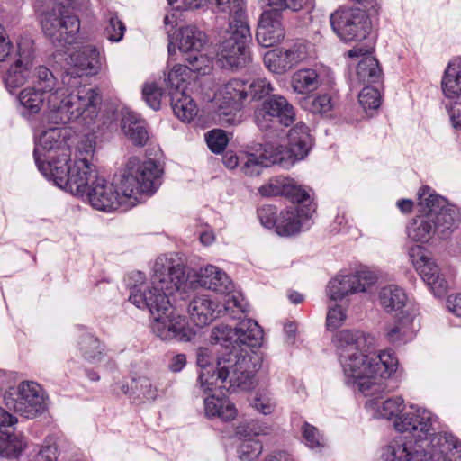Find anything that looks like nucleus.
Returning a JSON list of instances; mask_svg holds the SVG:
<instances>
[{
    "label": "nucleus",
    "instance_id": "20",
    "mask_svg": "<svg viewBox=\"0 0 461 461\" xmlns=\"http://www.w3.org/2000/svg\"><path fill=\"white\" fill-rule=\"evenodd\" d=\"M376 282V276L369 270L354 275L338 276L330 281L328 294L331 300H340L349 294L366 292Z\"/></svg>",
    "mask_w": 461,
    "mask_h": 461
},
{
    "label": "nucleus",
    "instance_id": "2",
    "mask_svg": "<svg viewBox=\"0 0 461 461\" xmlns=\"http://www.w3.org/2000/svg\"><path fill=\"white\" fill-rule=\"evenodd\" d=\"M213 348L201 347L196 351L197 365L201 372L197 379V387L203 393L217 388L240 387L249 390L254 384V370L251 358L238 356L229 351L217 357L216 367L212 366Z\"/></svg>",
    "mask_w": 461,
    "mask_h": 461
},
{
    "label": "nucleus",
    "instance_id": "29",
    "mask_svg": "<svg viewBox=\"0 0 461 461\" xmlns=\"http://www.w3.org/2000/svg\"><path fill=\"white\" fill-rule=\"evenodd\" d=\"M308 216L304 210L293 205L278 214L276 233L281 237H290L299 233Z\"/></svg>",
    "mask_w": 461,
    "mask_h": 461
},
{
    "label": "nucleus",
    "instance_id": "63",
    "mask_svg": "<svg viewBox=\"0 0 461 461\" xmlns=\"http://www.w3.org/2000/svg\"><path fill=\"white\" fill-rule=\"evenodd\" d=\"M95 134L84 135L77 145V158H86L90 159L95 149Z\"/></svg>",
    "mask_w": 461,
    "mask_h": 461
},
{
    "label": "nucleus",
    "instance_id": "58",
    "mask_svg": "<svg viewBox=\"0 0 461 461\" xmlns=\"http://www.w3.org/2000/svg\"><path fill=\"white\" fill-rule=\"evenodd\" d=\"M125 26L122 22L114 14H110L108 17V23L104 28V34L111 41L118 42L122 40Z\"/></svg>",
    "mask_w": 461,
    "mask_h": 461
},
{
    "label": "nucleus",
    "instance_id": "17",
    "mask_svg": "<svg viewBox=\"0 0 461 461\" xmlns=\"http://www.w3.org/2000/svg\"><path fill=\"white\" fill-rule=\"evenodd\" d=\"M85 196L92 207L99 211L112 212L120 208L127 211L133 207L128 204L123 192L120 194L113 184L100 176L87 188Z\"/></svg>",
    "mask_w": 461,
    "mask_h": 461
},
{
    "label": "nucleus",
    "instance_id": "4",
    "mask_svg": "<svg viewBox=\"0 0 461 461\" xmlns=\"http://www.w3.org/2000/svg\"><path fill=\"white\" fill-rule=\"evenodd\" d=\"M457 447L452 437L440 435L423 447L420 444L407 442L400 438L390 442L383 448L382 461H451Z\"/></svg>",
    "mask_w": 461,
    "mask_h": 461
},
{
    "label": "nucleus",
    "instance_id": "48",
    "mask_svg": "<svg viewBox=\"0 0 461 461\" xmlns=\"http://www.w3.org/2000/svg\"><path fill=\"white\" fill-rule=\"evenodd\" d=\"M236 336V328L232 329L228 325L221 324L212 330L211 340L213 344H220L226 349H229L237 346L235 342Z\"/></svg>",
    "mask_w": 461,
    "mask_h": 461
},
{
    "label": "nucleus",
    "instance_id": "1",
    "mask_svg": "<svg viewBox=\"0 0 461 461\" xmlns=\"http://www.w3.org/2000/svg\"><path fill=\"white\" fill-rule=\"evenodd\" d=\"M185 281L183 267L167 257L159 256L154 263L150 282H140L131 287L129 300L138 308L149 309L154 316L152 331L162 340L187 342L195 335L185 318L173 310L169 299Z\"/></svg>",
    "mask_w": 461,
    "mask_h": 461
},
{
    "label": "nucleus",
    "instance_id": "62",
    "mask_svg": "<svg viewBox=\"0 0 461 461\" xmlns=\"http://www.w3.org/2000/svg\"><path fill=\"white\" fill-rule=\"evenodd\" d=\"M249 94L253 99H261L273 91V86L266 78L254 79L249 86Z\"/></svg>",
    "mask_w": 461,
    "mask_h": 461
},
{
    "label": "nucleus",
    "instance_id": "30",
    "mask_svg": "<svg viewBox=\"0 0 461 461\" xmlns=\"http://www.w3.org/2000/svg\"><path fill=\"white\" fill-rule=\"evenodd\" d=\"M32 87L48 96V108L54 107L58 95L63 90L53 73L45 66H38L33 71Z\"/></svg>",
    "mask_w": 461,
    "mask_h": 461
},
{
    "label": "nucleus",
    "instance_id": "23",
    "mask_svg": "<svg viewBox=\"0 0 461 461\" xmlns=\"http://www.w3.org/2000/svg\"><path fill=\"white\" fill-rule=\"evenodd\" d=\"M18 59L8 68L5 77L6 88L13 90L23 86L31 76L32 66L33 50L31 41H24L18 44Z\"/></svg>",
    "mask_w": 461,
    "mask_h": 461
},
{
    "label": "nucleus",
    "instance_id": "10",
    "mask_svg": "<svg viewBox=\"0 0 461 461\" xmlns=\"http://www.w3.org/2000/svg\"><path fill=\"white\" fill-rule=\"evenodd\" d=\"M245 312L246 303L242 296L234 294H228L222 305L206 294L195 295L188 305L190 318L199 327L210 324L218 315L228 314L232 318H239L235 313Z\"/></svg>",
    "mask_w": 461,
    "mask_h": 461
},
{
    "label": "nucleus",
    "instance_id": "19",
    "mask_svg": "<svg viewBox=\"0 0 461 461\" xmlns=\"http://www.w3.org/2000/svg\"><path fill=\"white\" fill-rule=\"evenodd\" d=\"M248 96V90L246 84L239 79H232L221 86L214 95V100L222 111L223 117L221 118V123L225 125H232L239 123L240 119L230 113L224 112V110H240L242 102Z\"/></svg>",
    "mask_w": 461,
    "mask_h": 461
},
{
    "label": "nucleus",
    "instance_id": "60",
    "mask_svg": "<svg viewBox=\"0 0 461 461\" xmlns=\"http://www.w3.org/2000/svg\"><path fill=\"white\" fill-rule=\"evenodd\" d=\"M206 142L209 149L214 153L222 152L228 142L229 138L222 130H212L206 136Z\"/></svg>",
    "mask_w": 461,
    "mask_h": 461
},
{
    "label": "nucleus",
    "instance_id": "14",
    "mask_svg": "<svg viewBox=\"0 0 461 461\" xmlns=\"http://www.w3.org/2000/svg\"><path fill=\"white\" fill-rule=\"evenodd\" d=\"M68 136L69 131L59 127L50 128L40 135L34 149V158L39 170L44 176L49 174L50 168L46 164L52 158H62L65 152H69Z\"/></svg>",
    "mask_w": 461,
    "mask_h": 461
},
{
    "label": "nucleus",
    "instance_id": "43",
    "mask_svg": "<svg viewBox=\"0 0 461 461\" xmlns=\"http://www.w3.org/2000/svg\"><path fill=\"white\" fill-rule=\"evenodd\" d=\"M407 232L409 238L415 241H429L435 233L433 218L428 216L427 213L424 216L418 217L410 224Z\"/></svg>",
    "mask_w": 461,
    "mask_h": 461
},
{
    "label": "nucleus",
    "instance_id": "9",
    "mask_svg": "<svg viewBox=\"0 0 461 461\" xmlns=\"http://www.w3.org/2000/svg\"><path fill=\"white\" fill-rule=\"evenodd\" d=\"M5 406L27 419H34L47 410V396L35 382L24 381L7 390L4 395Z\"/></svg>",
    "mask_w": 461,
    "mask_h": 461
},
{
    "label": "nucleus",
    "instance_id": "51",
    "mask_svg": "<svg viewBox=\"0 0 461 461\" xmlns=\"http://www.w3.org/2000/svg\"><path fill=\"white\" fill-rule=\"evenodd\" d=\"M189 77L187 66L182 64L175 65L165 78L169 92L184 91L182 86Z\"/></svg>",
    "mask_w": 461,
    "mask_h": 461
},
{
    "label": "nucleus",
    "instance_id": "21",
    "mask_svg": "<svg viewBox=\"0 0 461 461\" xmlns=\"http://www.w3.org/2000/svg\"><path fill=\"white\" fill-rule=\"evenodd\" d=\"M409 256L416 270L434 294L437 296L444 294L447 289V282L442 276L438 266L423 253L421 247L411 248Z\"/></svg>",
    "mask_w": 461,
    "mask_h": 461
},
{
    "label": "nucleus",
    "instance_id": "55",
    "mask_svg": "<svg viewBox=\"0 0 461 461\" xmlns=\"http://www.w3.org/2000/svg\"><path fill=\"white\" fill-rule=\"evenodd\" d=\"M305 106L313 113H327L333 108L332 98L328 94L309 96L304 101Z\"/></svg>",
    "mask_w": 461,
    "mask_h": 461
},
{
    "label": "nucleus",
    "instance_id": "41",
    "mask_svg": "<svg viewBox=\"0 0 461 461\" xmlns=\"http://www.w3.org/2000/svg\"><path fill=\"white\" fill-rule=\"evenodd\" d=\"M378 299L382 307L387 312H391L393 311H399L405 306L407 295L400 286L389 285L380 290Z\"/></svg>",
    "mask_w": 461,
    "mask_h": 461
},
{
    "label": "nucleus",
    "instance_id": "56",
    "mask_svg": "<svg viewBox=\"0 0 461 461\" xmlns=\"http://www.w3.org/2000/svg\"><path fill=\"white\" fill-rule=\"evenodd\" d=\"M358 101L366 112L367 110H375L381 104V95L376 88L366 86L359 93Z\"/></svg>",
    "mask_w": 461,
    "mask_h": 461
},
{
    "label": "nucleus",
    "instance_id": "3",
    "mask_svg": "<svg viewBox=\"0 0 461 461\" xmlns=\"http://www.w3.org/2000/svg\"><path fill=\"white\" fill-rule=\"evenodd\" d=\"M164 173L161 166L153 159L141 160L138 157L128 159L117 182L124 193L129 205L140 203V194H153L161 185Z\"/></svg>",
    "mask_w": 461,
    "mask_h": 461
},
{
    "label": "nucleus",
    "instance_id": "15",
    "mask_svg": "<svg viewBox=\"0 0 461 461\" xmlns=\"http://www.w3.org/2000/svg\"><path fill=\"white\" fill-rule=\"evenodd\" d=\"M410 409V411H402L399 416L396 417L393 420V427L399 432H408L411 434L413 437L417 438V440L412 441L411 439H409L408 436H401L393 439L392 442L400 438H404L407 442L420 444L423 446V447H427L435 437L440 436L442 433L434 435L429 441H424L422 439L423 437H425L431 429V413L427 410L417 407L415 408L412 405ZM443 435L448 434L443 433Z\"/></svg>",
    "mask_w": 461,
    "mask_h": 461
},
{
    "label": "nucleus",
    "instance_id": "42",
    "mask_svg": "<svg viewBox=\"0 0 461 461\" xmlns=\"http://www.w3.org/2000/svg\"><path fill=\"white\" fill-rule=\"evenodd\" d=\"M213 12L227 14L230 22L247 23L244 0H208Z\"/></svg>",
    "mask_w": 461,
    "mask_h": 461
},
{
    "label": "nucleus",
    "instance_id": "28",
    "mask_svg": "<svg viewBox=\"0 0 461 461\" xmlns=\"http://www.w3.org/2000/svg\"><path fill=\"white\" fill-rule=\"evenodd\" d=\"M385 390L379 394L368 396L366 408L368 409L375 418L393 420L404 409V401L402 397L396 396L380 402Z\"/></svg>",
    "mask_w": 461,
    "mask_h": 461
},
{
    "label": "nucleus",
    "instance_id": "54",
    "mask_svg": "<svg viewBox=\"0 0 461 461\" xmlns=\"http://www.w3.org/2000/svg\"><path fill=\"white\" fill-rule=\"evenodd\" d=\"M255 122L262 131H276L282 125L280 119H276L263 104L255 111Z\"/></svg>",
    "mask_w": 461,
    "mask_h": 461
},
{
    "label": "nucleus",
    "instance_id": "13",
    "mask_svg": "<svg viewBox=\"0 0 461 461\" xmlns=\"http://www.w3.org/2000/svg\"><path fill=\"white\" fill-rule=\"evenodd\" d=\"M312 137L309 128L303 122H298L288 133V145H279L267 150V159L270 164H276L284 168H289L296 161L303 159L312 146Z\"/></svg>",
    "mask_w": 461,
    "mask_h": 461
},
{
    "label": "nucleus",
    "instance_id": "34",
    "mask_svg": "<svg viewBox=\"0 0 461 461\" xmlns=\"http://www.w3.org/2000/svg\"><path fill=\"white\" fill-rule=\"evenodd\" d=\"M178 49L182 52H200L205 43L207 37L203 32L196 26L188 25L181 27L177 34Z\"/></svg>",
    "mask_w": 461,
    "mask_h": 461
},
{
    "label": "nucleus",
    "instance_id": "57",
    "mask_svg": "<svg viewBox=\"0 0 461 461\" xmlns=\"http://www.w3.org/2000/svg\"><path fill=\"white\" fill-rule=\"evenodd\" d=\"M252 407L264 415L271 414L275 408L276 402L270 393L267 391H258L251 401Z\"/></svg>",
    "mask_w": 461,
    "mask_h": 461
},
{
    "label": "nucleus",
    "instance_id": "26",
    "mask_svg": "<svg viewBox=\"0 0 461 461\" xmlns=\"http://www.w3.org/2000/svg\"><path fill=\"white\" fill-rule=\"evenodd\" d=\"M339 357H348L355 352H365L373 344V338L358 330H343L336 334Z\"/></svg>",
    "mask_w": 461,
    "mask_h": 461
},
{
    "label": "nucleus",
    "instance_id": "64",
    "mask_svg": "<svg viewBox=\"0 0 461 461\" xmlns=\"http://www.w3.org/2000/svg\"><path fill=\"white\" fill-rule=\"evenodd\" d=\"M346 320V313L341 306L330 307L327 313L326 326L328 330H334L343 325Z\"/></svg>",
    "mask_w": 461,
    "mask_h": 461
},
{
    "label": "nucleus",
    "instance_id": "38",
    "mask_svg": "<svg viewBox=\"0 0 461 461\" xmlns=\"http://www.w3.org/2000/svg\"><path fill=\"white\" fill-rule=\"evenodd\" d=\"M236 330L237 336L235 342L237 346L255 348L261 344L263 331L253 320L247 319L240 321Z\"/></svg>",
    "mask_w": 461,
    "mask_h": 461
},
{
    "label": "nucleus",
    "instance_id": "18",
    "mask_svg": "<svg viewBox=\"0 0 461 461\" xmlns=\"http://www.w3.org/2000/svg\"><path fill=\"white\" fill-rule=\"evenodd\" d=\"M310 57V45L295 42L290 48H276L264 55V64L272 73L282 75Z\"/></svg>",
    "mask_w": 461,
    "mask_h": 461
},
{
    "label": "nucleus",
    "instance_id": "12",
    "mask_svg": "<svg viewBox=\"0 0 461 461\" xmlns=\"http://www.w3.org/2000/svg\"><path fill=\"white\" fill-rule=\"evenodd\" d=\"M44 34L53 44L65 47L75 42L79 32L80 22L61 4L55 5L41 19Z\"/></svg>",
    "mask_w": 461,
    "mask_h": 461
},
{
    "label": "nucleus",
    "instance_id": "49",
    "mask_svg": "<svg viewBox=\"0 0 461 461\" xmlns=\"http://www.w3.org/2000/svg\"><path fill=\"white\" fill-rule=\"evenodd\" d=\"M268 166L267 149H265L264 153L259 156L253 153L247 154L245 160L242 162L241 170L246 176H254L260 175L263 167Z\"/></svg>",
    "mask_w": 461,
    "mask_h": 461
},
{
    "label": "nucleus",
    "instance_id": "5",
    "mask_svg": "<svg viewBox=\"0 0 461 461\" xmlns=\"http://www.w3.org/2000/svg\"><path fill=\"white\" fill-rule=\"evenodd\" d=\"M69 160L70 152H65L62 158H52L46 164L50 171L45 176L71 194L85 197L87 188L99 176L96 168L86 158H77L72 165H68Z\"/></svg>",
    "mask_w": 461,
    "mask_h": 461
},
{
    "label": "nucleus",
    "instance_id": "40",
    "mask_svg": "<svg viewBox=\"0 0 461 461\" xmlns=\"http://www.w3.org/2000/svg\"><path fill=\"white\" fill-rule=\"evenodd\" d=\"M415 327L413 317L402 312V316L387 328L386 338L392 343H405L413 338Z\"/></svg>",
    "mask_w": 461,
    "mask_h": 461
},
{
    "label": "nucleus",
    "instance_id": "35",
    "mask_svg": "<svg viewBox=\"0 0 461 461\" xmlns=\"http://www.w3.org/2000/svg\"><path fill=\"white\" fill-rule=\"evenodd\" d=\"M442 90L449 99L459 100L461 97V59L448 63L442 79Z\"/></svg>",
    "mask_w": 461,
    "mask_h": 461
},
{
    "label": "nucleus",
    "instance_id": "22",
    "mask_svg": "<svg viewBox=\"0 0 461 461\" xmlns=\"http://www.w3.org/2000/svg\"><path fill=\"white\" fill-rule=\"evenodd\" d=\"M258 193L264 197L285 196L297 203L310 200L309 191L304 186L285 176L271 177L258 188Z\"/></svg>",
    "mask_w": 461,
    "mask_h": 461
},
{
    "label": "nucleus",
    "instance_id": "31",
    "mask_svg": "<svg viewBox=\"0 0 461 461\" xmlns=\"http://www.w3.org/2000/svg\"><path fill=\"white\" fill-rule=\"evenodd\" d=\"M197 283L202 287L218 293H229L232 288L231 281L226 273L212 265L200 270L197 275Z\"/></svg>",
    "mask_w": 461,
    "mask_h": 461
},
{
    "label": "nucleus",
    "instance_id": "50",
    "mask_svg": "<svg viewBox=\"0 0 461 461\" xmlns=\"http://www.w3.org/2000/svg\"><path fill=\"white\" fill-rule=\"evenodd\" d=\"M131 389L135 398L141 401L155 400L158 395L157 386L148 377L142 376L132 380Z\"/></svg>",
    "mask_w": 461,
    "mask_h": 461
},
{
    "label": "nucleus",
    "instance_id": "44",
    "mask_svg": "<svg viewBox=\"0 0 461 461\" xmlns=\"http://www.w3.org/2000/svg\"><path fill=\"white\" fill-rule=\"evenodd\" d=\"M372 363L375 371V376L380 377L382 383L385 384L384 380L396 371L398 359L393 352L384 350L378 354L375 358H372Z\"/></svg>",
    "mask_w": 461,
    "mask_h": 461
},
{
    "label": "nucleus",
    "instance_id": "16",
    "mask_svg": "<svg viewBox=\"0 0 461 461\" xmlns=\"http://www.w3.org/2000/svg\"><path fill=\"white\" fill-rule=\"evenodd\" d=\"M419 205L428 216L433 218V228L442 237L447 234L456 225V216L452 209L446 206V200L437 194H430V188L425 186L418 194Z\"/></svg>",
    "mask_w": 461,
    "mask_h": 461
},
{
    "label": "nucleus",
    "instance_id": "27",
    "mask_svg": "<svg viewBox=\"0 0 461 461\" xmlns=\"http://www.w3.org/2000/svg\"><path fill=\"white\" fill-rule=\"evenodd\" d=\"M222 388H217L212 392H207L206 393H212L204 399V412L207 417H218L222 420L228 421L232 420L236 418L238 411L235 405L227 398L221 396L222 392L219 394L216 393L218 390ZM227 391H234L240 389V387L224 388ZM240 390H242L240 388Z\"/></svg>",
    "mask_w": 461,
    "mask_h": 461
},
{
    "label": "nucleus",
    "instance_id": "39",
    "mask_svg": "<svg viewBox=\"0 0 461 461\" xmlns=\"http://www.w3.org/2000/svg\"><path fill=\"white\" fill-rule=\"evenodd\" d=\"M262 104L276 119H280V122L284 126H288L294 122L295 117L294 109L285 97L274 95Z\"/></svg>",
    "mask_w": 461,
    "mask_h": 461
},
{
    "label": "nucleus",
    "instance_id": "45",
    "mask_svg": "<svg viewBox=\"0 0 461 461\" xmlns=\"http://www.w3.org/2000/svg\"><path fill=\"white\" fill-rule=\"evenodd\" d=\"M26 447V440L22 434L4 433L0 436V456L17 457Z\"/></svg>",
    "mask_w": 461,
    "mask_h": 461
},
{
    "label": "nucleus",
    "instance_id": "36",
    "mask_svg": "<svg viewBox=\"0 0 461 461\" xmlns=\"http://www.w3.org/2000/svg\"><path fill=\"white\" fill-rule=\"evenodd\" d=\"M170 103L175 115L184 122H190L198 113L194 100L185 91L169 92Z\"/></svg>",
    "mask_w": 461,
    "mask_h": 461
},
{
    "label": "nucleus",
    "instance_id": "37",
    "mask_svg": "<svg viewBox=\"0 0 461 461\" xmlns=\"http://www.w3.org/2000/svg\"><path fill=\"white\" fill-rule=\"evenodd\" d=\"M321 85V79L315 69L303 68L295 71L291 78L293 90L305 95L317 90Z\"/></svg>",
    "mask_w": 461,
    "mask_h": 461
},
{
    "label": "nucleus",
    "instance_id": "59",
    "mask_svg": "<svg viewBox=\"0 0 461 461\" xmlns=\"http://www.w3.org/2000/svg\"><path fill=\"white\" fill-rule=\"evenodd\" d=\"M142 95L150 108L159 110L163 93L156 83H146L142 88Z\"/></svg>",
    "mask_w": 461,
    "mask_h": 461
},
{
    "label": "nucleus",
    "instance_id": "53",
    "mask_svg": "<svg viewBox=\"0 0 461 461\" xmlns=\"http://www.w3.org/2000/svg\"><path fill=\"white\" fill-rule=\"evenodd\" d=\"M188 65V72H195L199 75L209 74L212 70V59L206 55L197 54V52L190 53L186 58Z\"/></svg>",
    "mask_w": 461,
    "mask_h": 461
},
{
    "label": "nucleus",
    "instance_id": "7",
    "mask_svg": "<svg viewBox=\"0 0 461 461\" xmlns=\"http://www.w3.org/2000/svg\"><path fill=\"white\" fill-rule=\"evenodd\" d=\"M252 41L247 23L230 22L229 29L217 52V63L223 68H239L250 61L249 44Z\"/></svg>",
    "mask_w": 461,
    "mask_h": 461
},
{
    "label": "nucleus",
    "instance_id": "24",
    "mask_svg": "<svg viewBox=\"0 0 461 461\" xmlns=\"http://www.w3.org/2000/svg\"><path fill=\"white\" fill-rule=\"evenodd\" d=\"M70 64L67 76L76 77L95 75L101 67L99 51L95 46H83L70 55Z\"/></svg>",
    "mask_w": 461,
    "mask_h": 461
},
{
    "label": "nucleus",
    "instance_id": "8",
    "mask_svg": "<svg viewBox=\"0 0 461 461\" xmlns=\"http://www.w3.org/2000/svg\"><path fill=\"white\" fill-rule=\"evenodd\" d=\"M345 375L351 379L355 389L365 396L382 393L386 390V384L375 376L372 358L364 352H355L348 357L339 358Z\"/></svg>",
    "mask_w": 461,
    "mask_h": 461
},
{
    "label": "nucleus",
    "instance_id": "61",
    "mask_svg": "<svg viewBox=\"0 0 461 461\" xmlns=\"http://www.w3.org/2000/svg\"><path fill=\"white\" fill-rule=\"evenodd\" d=\"M258 217L264 227L276 230L278 215L275 206L264 205L260 207L258 210Z\"/></svg>",
    "mask_w": 461,
    "mask_h": 461
},
{
    "label": "nucleus",
    "instance_id": "32",
    "mask_svg": "<svg viewBox=\"0 0 461 461\" xmlns=\"http://www.w3.org/2000/svg\"><path fill=\"white\" fill-rule=\"evenodd\" d=\"M17 99L23 108L22 115L27 119L38 114L45 104L48 106V96L32 86L21 90Z\"/></svg>",
    "mask_w": 461,
    "mask_h": 461
},
{
    "label": "nucleus",
    "instance_id": "52",
    "mask_svg": "<svg viewBox=\"0 0 461 461\" xmlns=\"http://www.w3.org/2000/svg\"><path fill=\"white\" fill-rule=\"evenodd\" d=\"M263 449L261 442L254 438L243 439L238 447V456L241 461H255Z\"/></svg>",
    "mask_w": 461,
    "mask_h": 461
},
{
    "label": "nucleus",
    "instance_id": "11",
    "mask_svg": "<svg viewBox=\"0 0 461 461\" xmlns=\"http://www.w3.org/2000/svg\"><path fill=\"white\" fill-rule=\"evenodd\" d=\"M337 36L345 42L361 41L369 35L372 23L366 11L355 7H339L330 16Z\"/></svg>",
    "mask_w": 461,
    "mask_h": 461
},
{
    "label": "nucleus",
    "instance_id": "25",
    "mask_svg": "<svg viewBox=\"0 0 461 461\" xmlns=\"http://www.w3.org/2000/svg\"><path fill=\"white\" fill-rule=\"evenodd\" d=\"M284 36L282 14L274 11L263 12L256 33L258 42L267 48L279 42Z\"/></svg>",
    "mask_w": 461,
    "mask_h": 461
},
{
    "label": "nucleus",
    "instance_id": "33",
    "mask_svg": "<svg viewBox=\"0 0 461 461\" xmlns=\"http://www.w3.org/2000/svg\"><path fill=\"white\" fill-rule=\"evenodd\" d=\"M122 129L128 139L138 147L147 144L149 135L144 121L133 113H126L122 120Z\"/></svg>",
    "mask_w": 461,
    "mask_h": 461
},
{
    "label": "nucleus",
    "instance_id": "46",
    "mask_svg": "<svg viewBox=\"0 0 461 461\" xmlns=\"http://www.w3.org/2000/svg\"><path fill=\"white\" fill-rule=\"evenodd\" d=\"M357 75L358 79L364 83H375L380 79L382 70L376 59L366 56L357 65Z\"/></svg>",
    "mask_w": 461,
    "mask_h": 461
},
{
    "label": "nucleus",
    "instance_id": "47",
    "mask_svg": "<svg viewBox=\"0 0 461 461\" xmlns=\"http://www.w3.org/2000/svg\"><path fill=\"white\" fill-rule=\"evenodd\" d=\"M79 348L85 359L91 363L99 362L103 358V348L100 341L91 334L82 336Z\"/></svg>",
    "mask_w": 461,
    "mask_h": 461
},
{
    "label": "nucleus",
    "instance_id": "6",
    "mask_svg": "<svg viewBox=\"0 0 461 461\" xmlns=\"http://www.w3.org/2000/svg\"><path fill=\"white\" fill-rule=\"evenodd\" d=\"M100 103V95L95 88L80 87L68 95L62 90L54 107L48 108V116L55 123L66 124L77 120L89 123L97 116Z\"/></svg>",
    "mask_w": 461,
    "mask_h": 461
}]
</instances>
